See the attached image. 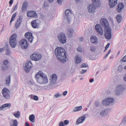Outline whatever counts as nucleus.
<instances>
[{
	"instance_id": "obj_57",
	"label": "nucleus",
	"mask_w": 126,
	"mask_h": 126,
	"mask_svg": "<svg viewBox=\"0 0 126 126\" xmlns=\"http://www.w3.org/2000/svg\"><path fill=\"white\" fill-rule=\"evenodd\" d=\"M63 0H57V2L59 4H61Z\"/></svg>"
},
{
	"instance_id": "obj_12",
	"label": "nucleus",
	"mask_w": 126,
	"mask_h": 126,
	"mask_svg": "<svg viewBox=\"0 0 126 126\" xmlns=\"http://www.w3.org/2000/svg\"><path fill=\"white\" fill-rule=\"evenodd\" d=\"M25 36L26 38L28 39L30 43H32L34 39V37L32 36V33L29 32H27L25 34Z\"/></svg>"
},
{
	"instance_id": "obj_38",
	"label": "nucleus",
	"mask_w": 126,
	"mask_h": 126,
	"mask_svg": "<svg viewBox=\"0 0 126 126\" xmlns=\"http://www.w3.org/2000/svg\"><path fill=\"white\" fill-rule=\"evenodd\" d=\"M88 66V64L86 63H83L80 66V68H85Z\"/></svg>"
},
{
	"instance_id": "obj_19",
	"label": "nucleus",
	"mask_w": 126,
	"mask_h": 126,
	"mask_svg": "<svg viewBox=\"0 0 126 126\" xmlns=\"http://www.w3.org/2000/svg\"><path fill=\"white\" fill-rule=\"evenodd\" d=\"M86 117L85 116H83L79 117L76 121V123L77 125H78L83 123Z\"/></svg>"
},
{
	"instance_id": "obj_51",
	"label": "nucleus",
	"mask_w": 126,
	"mask_h": 126,
	"mask_svg": "<svg viewBox=\"0 0 126 126\" xmlns=\"http://www.w3.org/2000/svg\"><path fill=\"white\" fill-rule=\"evenodd\" d=\"M17 9V8L16 7H13L12 9V11H11V13H13V12H14L15 10Z\"/></svg>"
},
{
	"instance_id": "obj_4",
	"label": "nucleus",
	"mask_w": 126,
	"mask_h": 126,
	"mask_svg": "<svg viewBox=\"0 0 126 126\" xmlns=\"http://www.w3.org/2000/svg\"><path fill=\"white\" fill-rule=\"evenodd\" d=\"M17 35L16 33H14L10 37L9 44L13 48H15L17 45V41L16 38Z\"/></svg>"
},
{
	"instance_id": "obj_58",
	"label": "nucleus",
	"mask_w": 126,
	"mask_h": 126,
	"mask_svg": "<svg viewBox=\"0 0 126 126\" xmlns=\"http://www.w3.org/2000/svg\"><path fill=\"white\" fill-rule=\"evenodd\" d=\"M17 14V13H15L12 16V17H13L14 18H15L16 15Z\"/></svg>"
},
{
	"instance_id": "obj_27",
	"label": "nucleus",
	"mask_w": 126,
	"mask_h": 126,
	"mask_svg": "<svg viewBox=\"0 0 126 126\" xmlns=\"http://www.w3.org/2000/svg\"><path fill=\"white\" fill-rule=\"evenodd\" d=\"M107 109H104L102 110L100 113V115L102 116H105L107 115L108 112Z\"/></svg>"
},
{
	"instance_id": "obj_16",
	"label": "nucleus",
	"mask_w": 126,
	"mask_h": 126,
	"mask_svg": "<svg viewBox=\"0 0 126 126\" xmlns=\"http://www.w3.org/2000/svg\"><path fill=\"white\" fill-rule=\"evenodd\" d=\"M95 28L98 34L102 35L103 34V30L100 25L97 24L95 26Z\"/></svg>"
},
{
	"instance_id": "obj_46",
	"label": "nucleus",
	"mask_w": 126,
	"mask_h": 126,
	"mask_svg": "<svg viewBox=\"0 0 126 126\" xmlns=\"http://www.w3.org/2000/svg\"><path fill=\"white\" fill-rule=\"evenodd\" d=\"M87 69H82V71L81 72V74H83L86 73L87 71Z\"/></svg>"
},
{
	"instance_id": "obj_14",
	"label": "nucleus",
	"mask_w": 126,
	"mask_h": 126,
	"mask_svg": "<svg viewBox=\"0 0 126 126\" xmlns=\"http://www.w3.org/2000/svg\"><path fill=\"white\" fill-rule=\"evenodd\" d=\"M32 67V63L31 61H30L26 63L25 64L24 70L27 72H28Z\"/></svg>"
},
{
	"instance_id": "obj_10",
	"label": "nucleus",
	"mask_w": 126,
	"mask_h": 126,
	"mask_svg": "<svg viewBox=\"0 0 126 126\" xmlns=\"http://www.w3.org/2000/svg\"><path fill=\"white\" fill-rule=\"evenodd\" d=\"M19 43L22 46L23 48L26 49L28 46V42L25 39H21Z\"/></svg>"
},
{
	"instance_id": "obj_15",
	"label": "nucleus",
	"mask_w": 126,
	"mask_h": 126,
	"mask_svg": "<svg viewBox=\"0 0 126 126\" xmlns=\"http://www.w3.org/2000/svg\"><path fill=\"white\" fill-rule=\"evenodd\" d=\"M27 16L29 17H37L36 12L33 11H28L27 12Z\"/></svg>"
},
{
	"instance_id": "obj_43",
	"label": "nucleus",
	"mask_w": 126,
	"mask_h": 126,
	"mask_svg": "<svg viewBox=\"0 0 126 126\" xmlns=\"http://www.w3.org/2000/svg\"><path fill=\"white\" fill-rule=\"evenodd\" d=\"M94 104L95 106L97 107L100 106V104L99 102L96 101L94 102Z\"/></svg>"
},
{
	"instance_id": "obj_53",
	"label": "nucleus",
	"mask_w": 126,
	"mask_h": 126,
	"mask_svg": "<svg viewBox=\"0 0 126 126\" xmlns=\"http://www.w3.org/2000/svg\"><path fill=\"white\" fill-rule=\"evenodd\" d=\"M28 84L30 86L33 85V82L31 81H29L28 82Z\"/></svg>"
},
{
	"instance_id": "obj_61",
	"label": "nucleus",
	"mask_w": 126,
	"mask_h": 126,
	"mask_svg": "<svg viewBox=\"0 0 126 126\" xmlns=\"http://www.w3.org/2000/svg\"><path fill=\"white\" fill-rule=\"evenodd\" d=\"M15 18H14L13 17H11V19L10 21V23H11L14 20H15Z\"/></svg>"
},
{
	"instance_id": "obj_22",
	"label": "nucleus",
	"mask_w": 126,
	"mask_h": 126,
	"mask_svg": "<svg viewBox=\"0 0 126 126\" xmlns=\"http://www.w3.org/2000/svg\"><path fill=\"white\" fill-rule=\"evenodd\" d=\"M22 21V18L21 17H19L17 20V21L15 23V27L17 28L20 26L21 22Z\"/></svg>"
},
{
	"instance_id": "obj_28",
	"label": "nucleus",
	"mask_w": 126,
	"mask_h": 126,
	"mask_svg": "<svg viewBox=\"0 0 126 126\" xmlns=\"http://www.w3.org/2000/svg\"><path fill=\"white\" fill-rule=\"evenodd\" d=\"M75 60V63L76 64H78L81 63L82 61V59L78 55H77L76 56Z\"/></svg>"
},
{
	"instance_id": "obj_11",
	"label": "nucleus",
	"mask_w": 126,
	"mask_h": 126,
	"mask_svg": "<svg viewBox=\"0 0 126 126\" xmlns=\"http://www.w3.org/2000/svg\"><path fill=\"white\" fill-rule=\"evenodd\" d=\"M57 76L55 74H53L51 78L50 79V85L53 86L55 84L57 80Z\"/></svg>"
},
{
	"instance_id": "obj_13",
	"label": "nucleus",
	"mask_w": 126,
	"mask_h": 126,
	"mask_svg": "<svg viewBox=\"0 0 126 126\" xmlns=\"http://www.w3.org/2000/svg\"><path fill=\"white\" fill-rule=\"evenodd\" d=\"M40 22V21L38 19L33 20L31 23L32 27L34 28H37L39 25Z\"/></svg>"
},
{
	"instance_id": "obj_37",
	"label": "nucleus",
	"mask_w": 126,
	"mask_h": 126,
	"mask_svg": "<svg viewBox=\"0 0 126 126\" xmlns=\"http://www.w3.org/2000/svg\"><path fill=\"white\" fill-rule=\"evenodd\" d=\"M96 50V47L94 46H92L90 47V50L92 52H94Z\"/></svg>"
},
{
	"instance_id": "obj_33",
	"label": "nucleus",
	"mask_w": 126,
	"mask_h": 126,
	"mask_svg": "<svg viewBox=\"0 0 126 126\" xmlns=\"http://www.w3.org/2000/svg\"><path fill=\"white\" fill-rule=\"evenodd\" d=\"M39 86L38 85H34L33 86L32 88V89L33 90L36 91H38L39 90Z\"/></svg>"
},
{
	"instance_id": "obj_35",
	"label": "nucleus",
	"mask_w": 126,
	"mask_h": 126,
	"mask_svg": "<svg viewBox=\"0 0 126 126\" xmlns=\"http://www.w3.org/2000/svg\"><path fill=\"white\" fill-rule=\"evenodd\" d=\"M14 115L16 118H19L20 116V113L19 111H17L16 113H14Z\"/></svg>"
},
{
	"instance_id": "obj_59",
	"label": "nucleus",
	"mask_w": 126,
	"mask_h": 126,
	"mask_svg": "<svg viewBox=\"0 0 126 126\" xmlns=\"http://www.w3.org/2000/svg\"><path fill=\"white\" fill-rule=\"evenodd\" d=\"M17 14V13H15L12 16V17H13L14 18H15L16 15Z\"/></svg>"
},
{
	"instance_id": "obj_50",
	"label": "nucleus",
	"mask_w": 126,
	"mask_h": 126,
	"mask_svg": "<svg viewBox=\"0 0 126 126\" xmlns=\"http://www.w3.org/2000/svg\"><path fill=\"white\" fill-rule=\"evenodd\" d=\"M59 126H65L63 122L62 121L60 122L59 124Z\"/></svg>"
},
{
	"instance_id": "obj_47",
	"label": "nucleus",
	"mask_w": 126,
	"mask_h": 126,
	"mask_svg": "<svg viewBox=\"0 0 126 126\" xmlns=\"http://www.w3.org/2000/svg\"><path fill=\"white\" fill-rule=\"evenodd\" d=\"M122 60L124 62H126V55L124 56L122 59Z\"/></svg>"
},
{
	"instance_id": "obj_3",
	"label": "nucleus",
	"mask_w": 126,
	"mask_h": 126,
	"mask_svg": "<svg viewBox=\"0 0 126 126\" xmlns=\"http://www.w3.org/2000/svg\"><path fill=\"white\" fill-rule=\"evenodd\" d=\"M35 77L37 82L39 84H46L48 82L46 75L41 71H39L35 75Z\"/></svg>"
},
{
	"instance_id": "obj_40",
	"label": "nucleus",
	"mask_w": 126,
	"mask_h": 126,
	"mask_svg": "<svg viewBox=\"0 0 126 126\" xmlns=\"http://www.w3.org/2000/svg\"><path fill=\"white\" fill-rule=\"evenodd\" d=\"M61 96V94H60L59 93L57 92L54 95V96L55 98H56Z\"/></svg>"
},
{
	"instance_id": "obj_25",
	"label": "nucleus",
	"mask_w": 126,
	"mask_h": 126,
	"mask_svg": "<svg viewBox=\"0 0 126 126\" xmlns=\"http://www.w3.org/2000/svg\"><path fill=\"white\" fill-rule=\"evenodd\" d=\"M28 2L26 1H24L23 3L22 7V12L26 10L28 6Z\"/></svg>"
},
{
	"instance_id": "obj_9",
	"label": "nucleus",
	"mask_w": 126,
	"mask_h": 126,
	"mask_svg": "<svg viewBox=\"0 0 126 126\" xmlns=\"http://www.w3.org/2000/svg\"><path fill=\"white\" fill-rule=\"evenodd\" d=\"M42 56L41 54H39L34 52L30 56L31 59L34 61H38L41 59Z\"/></svg>"
},
{
	"instance_id": "obj_29",
	"label": "nucleus",
	"mask_w": 126,
	"mask_h": 126,
	"mask_svg": "<svg viewBox=\"0 0 126 126\" xmlns=\"http://www.w3.org/2000/svg\"><path fill=\"white\" fill-rule=\"evenodd\" d=\"M82 108V106L76 107L74 108L73 109V111L74 112H77L80 110Z\"/></svg>"
},
{
	"instance_id": "obj_41",
	"label": "nucleus",
	"mask_w": 126,
	"mask_h": 126,
	"mask_svg": "<svg viewBox=\"0 0 126 126\" xmlns=\"http://www.w3.org/2000/svg\"><path fill=\"white\" fill-rule=\"evenodd\" d=\"M8 68L7 65H5L3 64L2 66V70H6Z\"/></svg>"
},
{
	"instance_id": "obj_34",
	"label": "nucleus",
	"mask_w": 126,
	"mask_h": 126,
	"mask_svg": "<svg viewBox=\"0 0 126 126\" xmlns=\"http://www.w3.org/2000/svg\"><path fill=\"white\" fill-rule=\"evenodd\" d=\"M17 123L16 120L15 119L13 121V123H11L10 124V126H17Z\"/></svg>"
},
{
	"instance_id": "obj_32",
	"label": "nucleus",
	"mask_w": 126,
	"mask_h": 126,
	"mask_svg": "<svg viewBox=\"0 0 126 126\" xmlns=\"http://www.w3.org/2000/svg\"><path fill=\"white\" fill-rule=\"evenodd\" d=\"M29 119L31 122L34 123L35 120V116L33 114L30 115L29 116Z\"/></svg>"
},
{
	"instance_id": "obj_63",
	"label": "nucleus",
	"mask_w": 126,
	"mask_h": 126,
	"mask_svg": "<svg viewBox=\"0 0 126 126\" xmlns=\"http://www.w3.org/2000/svg\"><path fill=\"white\" fill-rule=\"evenodd\" d=\"M5 108L4 104L1 107H0V110H2L3 108Z\"/></svg>"
},
{
	"instance_id": "obj_7",
	"label": "nucleus",
	"mask_w": 126,
	"mask_h": 126,
	"mask_svg": "<svg viewBox=\"0 0 126 126\" xmlns=\"http://www.w3.org/2000/svg\"><path fill=\"white\" fill-rule=\"evenodd\" d=\"M114 101V99L112 98L109 97L102 101L103 105L105 106H108L109 105H112Z\"/></svg>"
},
{
	"instance_id": "obj_60",
	"label": "nucleus",
	"mask_w": 126,
	"mask_h": 126,
	"mask_svg": "<svg viewBox=\"0 0 126 126\" xmlns=\"http://www.w3.org/2000/svg\"><path fill=\"white\" fill-rule=\"evenodd\" d=\"M67 91H65L63 93V95L65 96V95L67 94Z\"/></svg>"
},
{
	"instance_id": "obj_30",
	"label": "nucleus",
	"mask_w": 126,
	"mask_h": 126,
	"mask_svg": "<svg viewBox=\"0 0 126 126\" xmlns=\"http://www.w3.org/2000/svg\"><path fill=\"white\" fill-rule=\"evenodd\" d=\"M10 78L11 76L9 75L8 77L6 78L5 81L6 82V85H8L10 84Z\"/></svg>"
},
{
	"instance_id": "obj_56",
	"label": "nucleus",
	"mask_w": 126,
	"mask_h": 126,
	"mask_svg": "<svg viewBox=\"0 0 126 126\" xmlns=\"http://www.w3.org/2000/svg\"><path fill=\"white\" fill-rule=\"evenodd\" d=\"M123 122L124 124L126 123V116L124 118Z\"/></svg>"
},
{
	"instance_id": "obj_31",
	"label": "nucleus",
	"mask_w": 126,
	"mask_h": 126,
	"mask_svg": "<svg viewBox=\"0 0 126 126\" xmlns=\"http://www.w3.org/2000/svg\"><path fill=\"white\" fill-rule=\"evenodd\" d=\"M117 21L118 23H120L122 20V16L121 15H117L116 17Z\"/></svg>"
},
{
	"instance_id": "obj_17",
	"label": "nucleus",
	"mask_w": 126,
	"mask_h": 126,
	"mask_svg": "<svg viewBox=\"0 0 126 126\" xmlns=\"http://www.w3.org/2000/svg\"><path fill=\"white\" fill-rule=\"evenodd\" d=\"M71 11L68 9L66 10L65 11V15L64 17L65 18H66V19L67 20V22H70V16L71 14Z\"/></svg>"
},
{
	"instance_id": "obj_36",
	"label": "nucleus",
	"mask_w": 126,
	"mask_h": 126,
	"mask_svg": "<svg viewBox=\"0 0 126 126\" xmlns=\"http://www.w3.org/2000/svg\"><path fill=\"white\" fill-rule=\"evenodd\" d=\"M5 48L6 50V54L7 55H10V51L7 46Z\"/></svg>"
},
{
	"instance_id": "obj_54",
	"label": "nucleus",
	"mask_w": 126,
	"mask_h": 126,
	"mask_svg": "<svg viewBox=\"0 0 126 126\" xmlns=\"http://www.w3.org/2000/svg\"><path fill=\"white\" fill-rule=\"evenodd\" d=\"M82 49L81 47H79L77 48V50L79 52H80L82 51Z\"/></svg>"
},
{
	"instance_id": "obj_23",
	"label": "nucleus",
	"mask_w": 126,
	"mask_h": 126,
	"mask_svg": "<svg viewBox=\"0 0 126 126\" xmlns=\"http://www.w3.org/2000/svg\"><path fill=\"white\" fill-rule=\"evenodd\" d=\"M91 41V43L93 44L97 43L98 44L97 38L95 36H91L90 37Z\"/></svg>"
},
{
	"instance_id": "obj_2",
	"label": "nucleus",
	"mask_w": 126,
	"mask_h": 126,
	"mask_svg": "<svg viewBox=\"0 0 126 126\" xmlns=\"http://www.w3.org/2000/svg\"><path fill=\"white\" fill-rule=\"evenodd\" d=\"M55 53L57 58L60 60L62 62L64 63L66 61L67 56L66 55V52L63 48L58 47L55 50Z\"/></svg>"
},
{
	"instance_id": "obj_64",
	"label": "nucleus",
	"mask_w": 126,
	"mask_h": 126,
	"mask_svg": "<svg viewBox=\"0 0 126 126\" xmlns=\"http://www.w3.org/2000/svg\"><path fill=\"white\" fill-rule=\"evenodd\" d=\"M124 79L125 81H126V74L124 76Z\"/></svg>"
},
{
	"instance_id": "obj_21",
	"label": "nucleus",
	"mask_w": 126,
	"mask_h": 126,
	"mask_svg": "<svg viewBox=\"0 0 126 126\" xmlns=\"http://www.w3.org/2000/svg\"><path fill=\"white\" fill-rule=\"evenodd\" d=\"M67 30L68 31L67 32V35L69 37H72L73 36V34L74 32L73 29L70 28H68L67 29Z\"/></svg>"
},
{
	"instance_id": "obj_20",
	"label": "nucleus",
	"mask_w": 126,
	"mask_h": 126,
	"mask_svg": "<svg viewBox=\"0 0 126 126\" xmlns=\"http://www.w3.org/2000/svg\"><path fill=\"white\" fill-rule=\"evenodd\" d=\"M118 0H109V5L110 8L114 7L117 3Z\"/></svg>"
},
{
	"instance_id": "obj_39",
	"label": "nucleus",
	"mask_w": 126,
	"mask_h": 126,
	"mask_svg": "<svg viewBox=\"0 0 126 126\" xmlns=\"http://www.w3.org/2000/svg\"><path fill=\"white\" fill-rule=\"evenodd\" d=\"M4 108L7 107L8 108H10L11 106V104L10 103H8L4 104Z\"/></svg>"
},
{
	"instance_id": "obj_6",
	"label": "nucleus",
	"mask_w": 126,
	"mask_h": 126,
	"mask_svg": "<svg viewBox=\"0 0 126 126\" xmlns=\"http://www.w3.org/2000/svg\"><path fill=\"white\" fill-rule=\"evenodd\" d=\"M58 38L59 42L62 44H64L66 42V38L64 33H60L58 35Z\"/></svg>"
},
{
	"instance_id": "obj_42",
	"label": "nucleus",
	"mask_w": 126,
	"mask_h": 126,
	"mask_svg": "<svg viewBox=\"0 0 126 126\" xmlns=\"http://www.w3.org/2000/svg\"><path fill=\"white\" fill-rule=\"evenodd\" d=\"M123 69V67L121 66L120 65L118 67V70L119 71H122Z\"/></svg>"
},
{
	"instance_id": "obj_44",
	"label": "nucleus",
	"mask_w": 126,
	"mask_h": 126,
	"mask_svg": "<svg viewBox=\"0 0 126 126\" xmlns=\"http://www.w3.org/2000/svg\"><path fill=\"white\" fill-rule=\"evenodd\" d=\"M9 63V61L7 60H6L4 61L3 64L5 65H7V64Z\"/></svg>"
},
{
	"instance_id": "obj_8",
	"label": "nucleus",
	"mask_w": 126,
	"mask_h": 126,
	"mask_svg": "<svg viewBox=\"0 0 126 126\" xmlns=\"http://www.w3.org/2000/svg\"><path fill=\"white\" fill-rule=\"evenodd\" d=\"M2 93L3 97L8 99L10 97V92L9 90L6 88H4L2 90Z\"/></svg>"
},
{
	"instance_id": "obj_26",
	"label": "nucleus",
	"mask_w": 126,
	"mask_h": 126,
	"mask_svg": "<svg viewBox=\"0 0 126 126\" xmlns=\"http://www.w3.org/2000/svg\"><path fill=\"white\" fill-rule=\"evenodd\" d=\"M94 4L96 7H100V2L99 0H92Z\"/></svg>"
},
{
	"instance_id": "obj_45",
	"label": "nucleus",
	"mask_w": 126,
	"mask_h": 126,
	"mask_svg": "<svg viewBox=\"0 0 126 126\" xmlns=\"http://www.w3.org/2000/svg\"><path fill=\"white\" fill-rule=\"evenodd\" d=\"M69 123V121L68 120H65L64 122L63 123L64 125H67Z\"/></svg>"
},
{
	"instance_id": "obj_5",
	"label": "nucleus",
	"mask_w": 126,
	"mask_h": 126,
	"mask_svg": "<svg viewBox=\"0 0 126 126\" xmlns=\"http://www.w3.org/2000/svg\"><path fill=\"white\" fill-rule=\"evenodd\" d=\"M126 87L125 85H118L116 87L115 91L116 95H118L121 94L126 90Z\"/></svg>"
},
{
	"instance_id": "obj_48",
	"label": "nucleus",
	"mask_w": 126,
	"mask_h": 126,
	"mask_svg": "<svg viewBox=\"0 0 126 126\" xmlns=\"http://www.w3.org/2000/svg\"><path fill=\"white\" fill-rule=\"evenodd\" d=\"M111 51V49H110L109 50L108 52L104 56V59L106 58L107 57V56H108V55H109V54L110 52Z\"/></svg>"
},
{
	"instance_id": "obj_62",
	"label": "nucleus",
	"mask_w": 126,
	"mask_h": 126,
	"mask_svg": "<svg viewBox=\"0 0 126 126\" xmlns=\"http://www.w3.org/2000/svg\"><path fill=\"white\" fill-rule=\"evenodd\" d=\"M14 0H10V1H9V4L10 5H11L13 3V2Z\"/></svg>"
},
{
	"instance_id": "obj_24",
	"label": "nucleus",
	"mask_w": 126,
	"mask_h": 126,
	"mask_svg": "<svg viewBox=\"0 0 126 126\" xmlns=\"http://www.w3.org/2000/svg\"><path fill=\"white\" fill-rule=\"evenodd\" d=\"M124 7V5L123 4L121 3L118 5L117 10L119 12H120L123 9Z\"/></svg>"
},
{
	"instance_id": "obj_18",
	"label": "nucleus",
	"mask_w": 126,
	"mask_h": 126,
	"mask_svg": "<svg viewBox=\"0 0 126 126\" xmlns=\"http://www.w3.org/2000/svg\"><path fill=\"white\" fill-rule=\"evenodd\" d=\"M96 6L93 4H91L89 5L88 7V11L90 13H94L95 12Z\"/></svg>"
},
{
	"instance_id": "obj_1",
	"label": "nucleus",
	"mask_w": 126,
	"mask_h": 126,
	"mask_svg": "<svg viewBox=\"0 0 126 126\" xmlns=\"http://www.w3.org/2000/svg\"><path fill=\"white\" fill-rule=\"evenodd\" d=\"M100 22L101 25L104 29L105 36L107 39H110L111 37V30L108 21L106 19L102 18L100 19Z\"/></svg>"
},
{
	"instance_id": "obj_55",
	"label": "nucleus",
	"mask_w": 126,
	"mask_h": 126,
	"mask_svg": "<svg viewBox=\"0 0 126 126\" xmlns=\"http://www.w3.org/2000/svg\"><path fill=\"white\" fill-rule=\"evenodd\" d=\"M110 45V43H108L107 44V45L105 47V48L106 49H107L109 47Z\"/></svg>"
},
{
	"instance_id": "obj_49",
	"label": "nucleus",
	"mask_w": 126,
	"mask_h": 126,
	"mask_svg": "<svg viewBox=\"0 0 126 126\" xmlns=\"http://www.w3.org/2000/svg\"><path fill=\"white\" fill-rule=\"evenodd\" d=\"M33 99L35 100H38V98L37 96L36 95H34L33 97Z\"/></svg>"
},
{
	"instance_id": "obj_52",
	"label": "nucleus",
	"mask_w": 126,
	"mask_h": 126,
	"mask_svg": "<svg viewBox=\"0 0 126 126\" xmlns=\"http://www.w3.org/2000/svg\"><path fill=\"white\" fill-rule=\"evenodd\" d=\"M44 6L45 7H48V5L47 2H45L44 3Z\"/></svg>"
}]
</instances>
